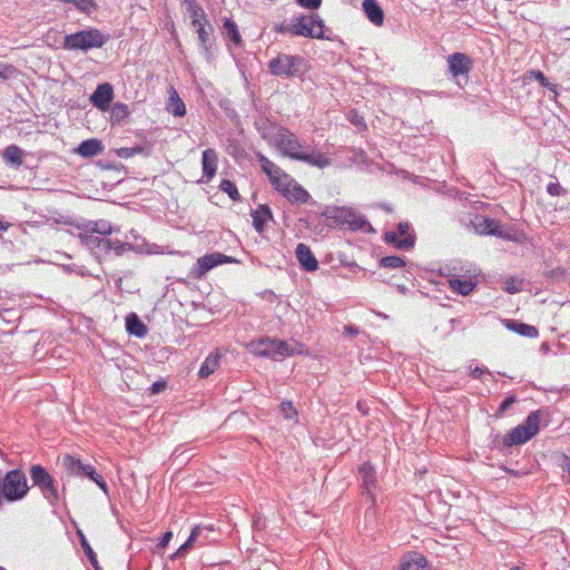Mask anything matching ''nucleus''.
Returning a JSON list of instances; mask_svg holds the SVG:
<instances>
[{"instance_id": "obj_35", "label": "nucleus", "mask_w": 570, "mask_h": 570, "mask_svg": "<svg viewBox=\"0 0 570 570\" xmlns=\"http://www.w3.org/2000/svg\"><path fill=\"white\" fill-rule=\"evenodd\" d=\"M109 246L107 247L106 255L110 254L111 252L115 253V255L120 256L126 250H129L131 248V245L128 243H124L118 239H109L108 238Z\"/></svg>"}, {"instance_id": "obj_43", "label": "nucleus", "mask_w": 570, "mask_h": 570, "mask_svg": "<svg viewBox=\"0 0 570 570\" xmlns=\"http://www.w3.org/2000/svg\"><path fill=\"white\" fill-rule=\"evenodd\" d=\"M70 3L75 4L78 10L85 13H91L97 9L95 0H71Z\"/></svg>"}, {"instance_id": "obj_22", "label": "nucleus", "mask_w": 570, "mask_h": 570, "mask_svg": "<svg viewBox=\"0 0 570 570\" xmlns=\"http://www.w3.org/2000/svg\"><path fill=\"white\" fill-rule=\"evenodd\" d=\"M360 473L362 478V488L364 492H366L371 497L372 502H374V497L372 495V489L375 487L376 483L374 468L370 463H364L360 468Z\"/></svg>"}, {"instance_id": "obj_46", "label": "nucleus", "mask_w": 570, "mask_h": 570, "mask_svg": "<svg viewBox=\"0 0 570 570\" xmlns=\"http://www.w3.org/2000/svg\"><path fill=\"white\" fill-rule=\"evenodd\" d=\"M547 193L551 196H561L567 193V190L557 181H551L547 186Z\"/></svg>"}, {"instance_id": "obj_37", "label": "nucleus", "mask_w": 570, "mask_h": 570, "mask_svg": "<svg viewBox=\"0 0 570 570\" xmlns=\"http://www.w3.org/2000/svg\"><path fill=\"white\" fill-rule=\"evenodd\" d=\"M89 232L95 234H99L100 236H106L111 234L112 227L111 224L107 220H98L94 223H89Z\"/></svg>"}, {"instance_id": "obj_29", "label": "nucleus", "mask_w": 570, "mask_h": 570, "mask_svg": "<svg viewBox=\"0 0 570 570\" xmlns=\"http://www.w3.org/2000/svg\"><path fill=\"white\" fill-rule=\"evenodd\" d=\"M126 330L128 333L137 337H144L147 334V326L135 313H131L126 317Z\"/></svg>"}, {"instance_id": "obj_31", "label": "nucleus", "mask_w": 570, "mask_h": 570, "mask_svg": "<svg viewBox=\"0 0 570 570\" xmlns=\"http://www.w3.org/2000/svg\"><path fill=\"white\" fill-rule=\"evenodd\" d=\"M505 325L508 328L517 332L518 334H520L522 336L537 337L539 334L538 330L534 326L528 325L524 323H519L515 321H508Z\"/></svg>"}, {"instance_id": "obj_14", "label": "nucleus", "mask_w": 570, "mask_h": 570, "mask_svg": "<svg viewBox=\"0 0 570 570\" xmlns=\"http://www.w3.org/2000/svg\"><path fill=\"white\" fill-rule=\"evenodd\" d=\"M114 98L112 86L108 82L98 85L96 90L90 97L91 104L98 109L106 111L109 109L110 102Z\"/></svg>"}, {"instance_id": "obj_10", "label": "nucleus", "mask_w": 570, "mask_h": 570, "mask_svg": "<svg viewBox=\"0 0 570 570\" xmlns=\"http://www.w3.org/2000/svg\"><path fill=\"white\" fill-rule=\"evenodd\" d=\"M238 261L232 256L215 252L199 257L193 268L194 278H203L210 269L222 264H233Z\"/></svg>"}, {"instance_id": "obj_60", "label": "nucleus", "mask_w": 570, "mask_h": 570, "mask_svg": "<svg viewBox=\"0 0 570 570\" xmlns=\"http://www.w3.org/2000/svg\"><path fill=\"white\" fill-rule=\"evenodd\" d=\"M9 228V224L0 220V230H7Z\"/></svg>"}, {"instance_id": "obj_27", "label": "nucleus", "mask_w": 570, "mask_h": 570, "mask_svg": "<svg viewBox=\"0 0 570 570\" xmlns=\"http://www.w3.org/2000/svg\"><path fill=\"white\" fill-rule=\"evenodd\" d=\"M449 284L451 289L463 296L469 295L476 286V282L472 277L466 279L454 277L449 281Z\"/></svg>"}, {"instance_id": "obj_45", "label": "nucleus", "mask_w": 570, "mask_h": 570, "mask_svg": "<svg viewBox=\"0 0 570 570\" xmlns=\"http://www.w3.org/2000/svg\"><path fill=\"white\" fill-rule=\"evenodd\" d=\"M144 148L140 147V146H136V147H124V148H119L117 150V155L120 157V158H130V157H134L135 155L137 154H140L142 153Z\"/></svg>"}, {"instance_id": "obj_61", "label": "nucleus", "mask_w": 570, "mask_h": 570, "mask_svg": "<svg viewBox=\"0 0 570 570\" xmlns=\"http://www.w3.org/2000/svg\"><path fill=\"white\" fill-rule=\"evenodd\" d=\"M62 2L69 3L71 0H61Z\"/></svg>"}, {"instance_id": "obj_25", "label": "nucleus", "mask_w": 570, "mask_h": 570, "mask_svg": "<svg viewBox=\"0 0 570 570\" xmlns=\"http://www.w3.org/2000/svg\"><path fill=\"white\" fill-rule=\"evenodd\" d=\"M253 224L258 233H262L265 228L267 220L272 219V212L267 205H259L252 214Z\"/></svg>"}, {"instance_id": "obj_13", "label": "nucleus", "mask_w": 570, "mask_h": 570, "mask_svg": "<svg viewBox=\"0 0 570 570\" xmlns=\"http://www.w3.org/2000/svg\"><path fill=\"white\" fill-rule=\"evenodd\" d=\"M277 191H279L289 200L299 204L307 203L311 197L308 191L298 183H296L291 176L289 181L284 183L283 187H281Z\"/></svg>"}, {"instance_id": "obj_54", "label": "nucleus", "mask_w": 570, "mask_h": 570, "mask_svg": "<svg viewBox=\"0 0 570 570\" xmlns=\"http://www.w3.org/2000/svg\"><path fill=\"white\" fill-rule=\"evenodd\" d=\"M166 389V383L163 381H157L151 385V393L158 394Z\"/></svg>"}, {"instance_id": "obj_11", "label": "nucleus", "mask_w": 570, "mask_h": 570, "mask_svg": "<svg viewBox=\"0 0 570 570\" xmlns=\"http://www.w3.org/2000/svg\"><path fill=\"white\" fill-rule=\"evenodd\" d=\"M257 157L262 170L268 176L271 184L275 187L276 190L283 187L284 183L289 181V175L272 160H269L266 156L258 154Z\"/></svg>"}, {"instance_id": "obj_20", "label": "nucleus", "mask_w": 570, "mask_h": 570, "mask_svg": "<svg viewBox=\"0 0 570 570\" xmlns=\"http://www.w3.org/2000/svg\"><path fill=\"white\" fill-rule=\"evenodd\" d=\"M104 148V144L99 139L91 138L80 142L75 153L83 158H90L100 155Z\"/></svg>"}, {"instance_id": "obj_53", "label": "nucleus", "mask_w": 570, "mask_h": 570, "mask_svg": "<svg viewBox=\"0 0 570 570\" xmlns=\"http://www.w3.org/2000/svg\"><path fill=\"white\" fill-rule=\"evenodd\" d=\"M515 402V396L507 397L499 406V413L507 411Z\"/></svg>"}, {"instance_id": "obj_24", "label": "nucleus", "mask_w": 570, "mask_h": 570, "mask_svg": "<svg viewBox=\"0 0 570 570\" xmlns=\"http://www.w3.org/2000/svg\"><path fill=\"white\" fill-rule=\"evenodd\" d=\"M167 110L175 117H183L186 114V106L174 87L169 88Z\"/></svg>"}, {"instance_id": "obj_16", "label": "nucleus", "mask_w": 570, "mask_h": 570, "mask_svg": "<svg viewBox=\"0 0 570 570\" xmlns=\"http://www.w3.org/2000/svg\"><path fill=\"white\" fill-rule=\"evenodd\" d=\"M206 531L205 528L202 527H195L189 535V538L186 540L184 544L179 547V549L171 556V559H176L178 557L184 556L188 551H190L195 547H202L206 543L207 537L203 535Z\"/></svg>"}, {"instance_id": "obj_44", "label": "nucleus", "mask_w": 570, "mask_h": 570, "mask_svg": "<svg viewBox=\"0 0 570 570\" xmlns=\"http://www.w3.org/2000/svg\"><path fill=\"white\" fill-rule=\"evenodd\" d=\"M279 411H281L282 415L284 416V419H287V420H292L297 416V412H296L295 407L293 406V403L288 402V401L282 402V404L279 405Z\"/></svg>"}, {"instance_id": "obj_9", "label": "nucleus", "mask_w": 570, "mask_h": 570, "mask_svg": "<svg viewBox=\"0 0 570 570\" xmlns=\"http://www.w3.org/2000/svg\"><path fill=\"white\" fill-rule=\"evenodd\" d=\"M30 476L33 485L38 487L43 497L50 502L55 503L58 500V490L55 487L52 476L41 465H32L30 469Z\"/></svg>"}, {"instance_id": "obj_1", "label": "nucleus", "mask_w": 570, "mask_h": 570, "mask_svg": "<svg viewBox=\"0 0 570 570\" xmlns=\"http://www.w3.org/2000/svg\"><path fill=\"white\" fill-rule=\"evenodd\" d=\"M256 128L263 139L276 146L283 155L292 159H296L303 149V145L294 134L277 124L269 122L268 119L257 120Z\"/></svg>"}, {"instance_id": "obj_7", "label": "nucleus", "mask_w": 570, "mask_h": 570, "mask_svg": "<svg viewBox=\"0 0 570 570\" xmlns=\"http://www.w3.org/2000/svg\"><path fill=\"white\" fill-rule=\"evenodd\" d=\"M324 21L320 16H298L295 17L286 29L294 36H302L306 38L324 39Z\"/></svg>"}, {"instance_id": "obj_48", "label": "nucleus", "mask_w": 570, "mask_h": 570, "mask_svg": "<svg viewBox=\"0 0 570 570\" xmlns=\"http://www.w3.org/2000/svg\"><path fill=\"white\" fill-rule=\"evenodd\" d=\"M297 4L306 9H317L322 4V0H296Z\"/></svg>"}, {"instance_id": "obj_39", "label": "nucleus", "mask_w": 570, "mask_h": 570, "mask_svg": "<svg viewBox=\"0 0 570 570\" xmlns=\"http://www.w3.org/2000/svg\"><path fill=\"white\" fill-rule=\"evenodd\" d=\"M187 4V12L191 17V19H198L202 18L206 23V13L204 9L195 1V0H184Z\"/></svg>"}, {"instance_id": "obj_4", "label": "nucleus", "mask_w": 570, "mask_h": 570, "mask_svg": "<svg viewBox=\"0 0 570 570\" xmlns=\"http://www.w3.org/2000/svg\"><path fill=\"white\" fill-rule=\"evenodd\" d=\"M109 38V35L102 33L99 29L90 28L65 36L63 48L66 50L88 51L94 48H101Z\"/></svg>"}, {"instance_id": "obj_40", "label": "nucleus", "mask_w": 570, "mask_h": 570, "mask_svg": "<svg viewBox=\"0 0 570 570\" xmlns=\"http://www.w3.org/2000/svg\"><path fill=\"white\" fill-rule=\"evenodd\" d=\"M129 115V109L126 104L116 102L110 112V117L112 121H121L124 118H126Z\"/></svg>"}, {"instance_id": "obj_3", "label": "nucleus", "mask_w": 570, "mask_h": 570, "mask_svg": "<svg viewBox=\"0 0 570 570\" xmlns=\"http://www.w3.org/2000/svg\"><path fill=\"white\" fill-rule=\"evenodd\" d=\"M269 72L282 78L303 76L308 70L307 61L299 56L279 53L268 62Z\"/></svg>"}, {"instance_id": "obj_34", "label": "nucleus", "mask_w": 570, "mask_h": 570, "mask_svg": "<svg viewBox=\"0 0 570 570\" xmlns=\"http://www.w3.org/2000/svg\"><path fill=\"white\" fill-rule=\"evenodd\" d=\"M223 28L226 37H228L236 46L240 45L242 38L238 32L237 24L232 19H225Z\"/></svg>"}, {"instance_id": "obj_6", "label": "nucleus", "mask_w": 570, "mask_h": 570, "mask_svg": "<svg viewBox=\"0 0 570 570\" xmlns=\"http://www.w3.org/2000/svg\"><path fill=\"white\" fill-rule=\"evenodd\" d=\"M323 216L330 223L338 226H347L352 230H361L370 226L366 218L354 210L346 207H327L323 212Z\"/></svg>"}, {"instance_id": "obj_33", "label": "nucleus", "mask_w": 570, "mask_h": 570, "mask_svg": "<svg viewBox=\"0 0 570 570\" xmlns=\"http://www.w3.org/2000/svg\"><path fill=\"white\" fill-rule=\"evenodd\" d=\"M213 27L212 24L208 26H200L197 29L198 40L200 42V46L206 50H210V48L214 45V38H213Z\"/></svg>"}, {"instance_id": "obj_21", "label": "nucleus", "mask_w": 570, "mask_h": 570, "mask_svg": "<svg viewBox=\"0 0 570 570\" xmlns=\"http://www.w3.org/2000/svg\"><path fill=\"white\" fill-rule=\"evenodd\" d=\"M296 160L304 161L317 168H325L331 165V160L324 154L316 150L308 153L302 149Z\"/></svg>"}, {"instance_id": "obj_50", "label": "nucleus", "mask_w": 570, "mask_h": 570, "mask_svg": "<svg viewBox=\"0 0 570 570\" xmlns=\"http://www.w3.org/2000/svg\"><path fill=\"white\" fill-rule=\"evenodd\" d=\"M13 73V68L9 65L0 63V79H8Z\"/></svg>"}, {"instance_id": "obj_17", "label": "nucleus", "mask_w": 570, "mask_h": 570, "mask_svg": "<svg viewBox=\"0 0 570 570\" xmlns=\"http://www.w3.org/2000/svg\"><path fill=\"white\" fill-rule=\"evenodd\" d=\"M81 243L88 247L90 250H94L96 255H106L108 244V238L96 235L92 232L80 234Z\"/></svg>"}, {"instance_id": "obj_23", "label": "nucleus", "mask_w": 570, "mask_h": 570, "mask_svg": "<svg viewBox=\"0 0 570 570\" xmlns=\"http://www.w3.org/2000/svg\"><path fill=\"white\" fill-rule=\"evenodd\" d=\"M362 7L372 23L375 26L383 24L384 13L376 0H364Z\"/></svg>"}, {"instance_id": "obj_47", "label": "nucleus", "mask_w": 570, "mask_h": 570, "mask_svg": "<svg viewBox=\"0 0 570 570\" xmlns=\"http://www.w3.org/2000/svg\"><path fill=\"white\" fill-rule=\"evenodd\" d=\"M80 538H81V547L83 548V550H85L87 557L89 558V560L91 561V563L95 566L97 563L96 553L90 548V546H89L88 541L86 540L85 535L80 534Z\"/></svg>"}, {"instance_id": "obj_55", "label": "nucleus", "mask_w": 570, "mask_h": 570, "mask_svg": "<svg viewBox=\"0 0 570 570\" xmlns=\"http://www.w3.org/2000/svg\"><path fill=\"white\" fill-rule=\"evenodd\" d=\"M535 79L544 87H549L550 83L548 81V79L546 78V76L541 72V71H534L533 72Z\"/></svg>"}, {"instance_id": "obj_51", "label": "nucleus", "mask_w": 570, "mask_h": 570, "mask_svg": "<svg viewBox=\"0 0 570 570\" xmlns=\"http://www.w3.org/2000/svg\"><path fill=\"white\" fill-rule=\"evenodd\" d=\"M409 229H410L409 223H399L396 234H397V236H400V238H403L405 236H411L409 234Z\"/></svg>"}, {"instance_id": "obj_18", "label": "nucleus", "mask_w": 570, "mask_h": 570, "mask_svg": "<svg viewBox=\"0 0 570 570\" xmlns=\"http://www.w3.org/2000/svg\"><path fill=\"white\" fill-rule=\"evenodd\" d=\"M295 255L305 271L314 272L318 268V262L307 245L299 243L296 246Z\"/></svg>"}, {"instance_id": "obj_5", "label": "nucleus", "mask_w": 570, "mask_h": 570, "mask_svg": "<svg viewBox=\"0 0 570 570\" xmlns=\"http://www.w3.org/2000/svg\"><path fill=\"white\" fill-rule=\"evenodd\" d=\"M29 491L24 473L14 469L4 476L1 475V495L2 501L14 502L23 499Z\"/></svg>"}, {"instance_id": "obj_52", "label": "nucleus", "mask_w": 570, "mask_h": 570, "mask_svg": "<svg viewBox=\"0 0 570 570\" xmlns=\"http://www.w3.org/2000/svg\"><path fill=\"white\" fill-rule=\"evenodd\" d=\"M171 538H173V532H171V531H167V532L163 535L161 540L157 543V549H159V550H160V549L166 548V547H167V544L169 543V541L171 540Z\"/></svg>"}, {"instance_id": "obj_26", "label": "nucleus", "mask_w": 570, "mask_h": 570, "mask_svg": "<svg viewBox=\"0 0 570 570\" xmlns=\"http://www.w3.org/2000/svg\"><path fill=\"white\" fill-rule=\"evenodd\" d=\"M24 151L16 145L8 146L2 154L3 160L7 165L19 168L22 165V156Z\"/></svg>"}, {"instance_id": "obj_56", "label": "nucleus", "mask_w": 570, "mask_h": 570, "mask_svg": "<svg viewBox=\"0 0 570 570\" xmlns=\"http://www.w3.org/2000/svg\"><path fill=\"white\" fill-rule=\"evenodd\" d=\"M560 466L564 472H568V474L570 475V456L563 455Z\"/></svg>"}, {"instance_id": "obj_12", "label": "nucleus", "mask_w": 570, "mask_h": 570, "mask_svg": "<svg viewBox=\"0 0 570 570\" xmlns=\"http://www.w3.org/2000/svg\"><path fill=\"white\" fill-rule=\"evenodd\" d=\"M470 224L478 234L504 237L499 228L500 224L495 219L483 215H473V217L470 218Z\"/></svg>"}, {"instance_id": "obj_8", "label": "nucleus", "mask_w": 570, "mask_h": 570, "mask_svg": "<svg viewBox=\"0 0 570 570\" xmlns=\"http://www.w3.org/2000/svg\"><path fill=\"white\" fill-rule=\"evenodd\" d=\"M540 416L538 412L528 415L523 424L512 429L503 436V443L507 446L525 443L539 432Z\"/></svg>"}, {"instance_id": "obj_42", "label": "nucleus", "mask_w": 570, "mask_h": 570, "mask_svg": "<svg viewBox=\"0 0 570 570\" xmlns=\"http://www.w3.org/2000/svg\"><path fill=\"white\" fill-rule=\"evenodd\" d=\"M380 265L384 268H400L405 265V262L400 256H385L380 261Z\"/></svg>"}, {"instance_id": "obj_32", "label": "nucleus", "mask_w": 570, "mask_h": 570, "mask_svg": "<svg viewBox=\"0 0 570 570\" xmlns=\"http://www.w3.org/2000/svg\"><path fill=\"white\" fill-rule=\"evenodd\" d=\"M385 240L387 243H392L399 249H409L414 246V238L412 236H405L403 238H399L395 232H387L385 234Z\"/></svg>"}, {"instance_id": "obj_41", "label": "nucleus", "mask_w": 570, "mask_h": 570, "mask_svg": "<svg viewBox=\"0 0 570 570\" xmlns=\"http://www.w3.org/2000/svg\"><path fill=\"white\" fill-rule=\"evenodd\" d=\"M219 188L222 191L228 194V196L233 200H238L240 198V195L238 193L236 185L233 181H230L229 179H223Z\"/></svg>"}, {"instance_id": "obj_30", "label": "nucleus", "mask_w": 570, "mask_h": 570, "mask_svg": "<svg viewBox=\"0 0 570 570\" xmlns=\"http://www.w3.org/2000/svg\"><path fill=\"white\" fill-rule=\"evenodd\" d=\"M220 361V354L218 352L210 353L203 362L198 375L202 379L208 377L218 367Z\"/></svg>"}, {"instance_id": "obj_19", "label": "nucleus", "mask_w": 570, "mask_h": 570, "mask_svg": "<svg viewBox=\"0 0 570 570\" xmlns=\"http://www.w3.org/2000/svg\"><path fill=\"white\" fill-rule=\"evenodd\" d=\"M217 161H218V156L214 149L207 148L203 151L202 166H203L204 178H206L205 183H208L215 176L216 170H217Z\"/></svg>"}, {"instance_id": "obj_28", "label": "nucleus", "mask_w": 570, "mask_h": 570, "mask_svg": "<svg viewBox=\"0 0 570 570\" xmlns=\"http://www.w3.org/2000/svg\"><path fill=\"white\" fill-rule=\"evenodd\" d=\"M87 465L88 464H83L80 460L71 455H65L62 458V466L69 475L83 476Z\"/></svg>"}, {"instance_id": "obj_57", "label": "nucleus", "mask_w": 570, "mask_h": 570, "mask_svg": "<svg viewBox=\"0 0 570 570\" xmlns=\"http://www.w3.org/2000/svg\"><path fill=\"white\" fill-rule=\"evenodd\" d=\"M210 24L208 21L207 23L202 19H191V26L197 30L200 26H208Z\"/></svg>"}, {"instance_id": "obj_59", "label": "nucleus", "mask_w": 570, "mask_h": 570, "mask_svg": "<svg viewBox=\"0 0 570 570\" xmlns=\"http://www.w3.org/2000/svg\"><path fill=\"white\" fill-rule=\"evenodd\" d=\"M275 30L281 33L288 32L285 24L275 26Z\"/></svg>"}, {"instance_id": "obj_62", "label": "nucleus", "mask_w": 570, "mask_h": 570, "mask_svg": "<svg viewBox=\"0 0 570 570\" xmlns=\"http://www.w3.org/2000/svg\"><path fill=\"white\" fill-rule=\"evenodd\" d=\"M510 570H521L520 568L515 567V568H512Z\"/></svg>"}, {"instance_id": "obj_36", "label": "nucleus", "mask_w": 570, "mask_h": 570, "mask_svg": "<svg viewBox=\"0 0 570 570\" xmlns=\"http://www.w3.org/2000/svg\"><path fill=\"white\" fill-rule=\"evenodd\" d=\"M400 570H426V559L417 556L414 559L403 561Z\"/></svg>"}, {"instance_id": "obj_15", "label": "nucleus", "mask_w": 570, "mask_h": 570, "mask_svg": "<svg viewBox=\"0 0 570 570\" xmlns=\"http://www.w3.org/2000/svg\"><path fill=\"white\" fill-rule=\"evenodd\" d=\"M449 71L453 77L468 75L472 68V60L464 53L455 52L448 57Z\"/></svg>"}, {"instance_id": "obj_49", "label": "nucleus", "mask_w": 570, "mask_h": 570, "mask_svg": "<svg viewBox=\"0 0 570 570\" xmlns=\"http://www.w3.org/2000/svg\"><path fill=\"white\" fill-rule=\"evenodd\" d=\"M520 289H521L520 285L517 284V282L514 279L507 281L504 284V291L510 294L518 293V292H520Z\"/></svg>"}, {"instance_id": "obj_58", "label": "nucleus", "mask_w": 570, "mask_h": 570, "mask_svg": "<svg viewBox=\"0 0 570 570\" xmlns=\"http://www.w3.org/2000/svg\"><path fill=\"white\" fill-rule=\"evenodd\" d=\"M485 368L484 367H479L476 366L473 371H472V377L473 379H479L481 377V375H483L485 373Z\"/></svg>"}, {"instance_id": "obj_2", "label": "nucleus", "mask_w": 570, "mask_h": 570, "mask_svg": "<svg viewBox=\"0 0 570 570\" xmlns=\"http://www.w3.org/2000/svg\"><path fill=\"white\" fill-rule=\"evenodd\" d=\"M301 347L302 345L295 341L286 342L271 337H264L248 344V348L252 353L274 360L302 353Z\"/></svg>"}, {"instance_id": "obj_38", "label": "nucleus", "mask_w": 570, "mask_h": 570, "mask_svg": "<svg viewBox=\"0 0 570 570\" xmlns=\"http://www.w3.org/2000/svg\"><path fill=\"white\" fill-rule=\"evenodd\" d=\"M83 476L91 479L105 493H108V485L104 478L98 474L92 465H87Z\"/></svg>"}]
</instances>
